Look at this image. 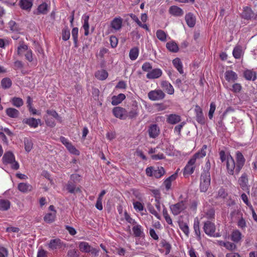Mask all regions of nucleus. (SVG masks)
Returning a JSON list of instances; mask_svg holds the SVG:
<instances>
[{
    "mask_svg": "<svg viewBox=\"0 0 257 257\" xmlns=\"http://www.w3.org/2000/svg\"><path fill=\"white\" fill-rule=\"evenodd\" d=\"M194 229L195 232L196 234L198 236H200V231L199 229V222L198 220H195L193 225Z\"/></svg>",
    "mask_w": 257,
    "mask_h": 257,
    "instance_id": "58",
    "label": "nucleus"
},
{
    "mask_svg": "<svg viewBox=\"0 0 257 257\" xmlns=\"http://www.w3.org/2000/svg\"><path fill=\"white\" fill-rule=\"evenodd\" d=\"M28 47L27 45L24 44L22 42L20 44V46L18 48L17 53L19 55H21L24 51L28 50Z\"/></svg>",
    "mask_w": 257,
    "mask_h": 257,
    "instance_id": "53",
    "label": "nucleus"
},
{
    "mask_svg": "<svg viewBox=\"0 0 257 257\" xmlns=\"http://www.w3.org/2000/svg\"><path fill=\"white\" fill-rule=\"evenodd\" d=\"M32 189V186L29 184L21 183L18 185V189L22 192H27L31 191Z\"/></svg>",
    "mask_w": 257,
    "mask_h": 257,
    "instance_id": "32",
    "label": "nucleus"
},
{
    "mask_svg": "<svg viewBox=\"0 0 257 257\" xmlns=\"http://www.w3.org/2000/svg\"><path fill=\"white\" fill-rule=\"evenodd\" d=\"M13 105L17 107H20L24 104V101L21 98L14 97L11 99Z\"/></svg>",
    "mask_w": 257,
    "mask_h": 257,
    "instance_id": "38",
    "label": "nucleus"
},
{
    "mask_svg": "<svg viewBox=\"0 0 257 257\" xmlns=\"http://www.w3.org/2000/svg\"><path fill=\"white\" fill-rule=\"evenodd\" d=\"M225 77L227 81L234 82L237 79V75L235 72L230 70L226 71Z\"/></svg>",
    "mask_w": 257,
    "mask_h": 257,
    "instance_id": "22",
    "label": "nucleus"
},
{
    "mask_svg": "<svg viewBox=\"0 0 257 257\" xmlns=\"http://www.w3.org/2000/svg\"><path fill=\"white\" fill-rule=\"evenodd\" d=\"M195 167L187 164L184 169L183 174L184 175H189L194 172Z\"/></svg>",
    "mask_w": 257,
    "mask_h": 257,
    "instance_id": "46",
    "label": "nucleus"
},
{
    "mask_svg": "<svg viewBox=\"0 0 257 257\" xmlns=\"http://www.w3.org/2000/svg\"><path fill=\"white\" fill-rule=\"evenodd\" d=\"M207 148V145H204L202 146V148L201 149V150L194 154V155L195 156V157H197L198 159V158H203V157L205 156L206 150Z\"/></svg>",
    "mask_w": 257,
    "mask_h": 257,
    "instance_id": "42",
    "label": "nucleus"
},
{
    "mask_svg": "<svg viewBox=\"0 0 257 257\" xmlns=\"http://www.w3.org/2000/svg\"><path fill=\"white\" fill-rule=\"evenodd\" d=\"M110 43L112 48H115L118 44V39L114 36H111L110 37Z\"/></svg>",
    "mask_w": 257,
    "mask_h": 257,
    "instance_id": "59",
    "label": "nucleus"
},
{
    "mask_svg": "<svg viewBox=\"0 0 257 257\" xmlns=\"http://www.w3.org/2000/svg\"><path fill=\"white\" fill-rule=\"evenodd\" d=\"M241 85L239 83H236L232 85V88L230 90L234 93H238L241 91Z\"/></svg>",
    "mask_w": 257,
    "mask_h": 257,
    "instance_id": "56",
    "label": "nucleus"
},
{
    "mask_svg": "<svg viewBox=\"0 0 257 257\" xmlns=\"http://www.w3.org/2000/svg\"><path fill=\"white\" fill-rule=\"evenodd\" d=\"M185 202L186 201L185 200L181 201L175 204L171 205L170 206V208L172 211V213L174 215H177L180 214L182 211L186 208Z\"/></svg>",
    "mask_w": 257,
    "mask_h": 257,
    "instance_id": "4",
    "label": "nucleus"
},
{
    "mask_svg": "<svg viewBox=\"0 0 257 257\" xmlns=\"http://www.w3.org/2000/svg\"><path fill=\"white\" fill-rule=\"evenodd\" d=\"M167 48L171 52L176 53L179 50L177 44L174 42H169L166 44Z\"/></svg>",
    "mask_w": 257,
    "mask_h": 257,
    "instance_id": "31",
    "label": "nucleus"
},
{
    "mask_svg": "<svg viewBox=\"0 0 257 257\" xmlns=\"http://www.w3.org/2000/svg\"><path fill=\"white\" fill-rule=\"evenodd\" d=\"M232 54L235 58H240L242 55V50L241 47L240 46H236L233 50Z\"/></svg>",
    "mask_w": 257,
    "mask_h": 257,
    "instance_id": "43",
    "label": "nucleus"
},
{
    "mask_svg": "<svg viewBox=\"0 0 257 257\" xmlns=\"http://www.w3.org/2000/svg\"><path fill=\"white\" fill-rule=\"evenodd\" d=\"M25 149L27 152L31 151L33 148V144L31 140L28 138L24 139Z\"/></svg>",
    "mask_w": 257,
    "mask_h": 257,
    "instance_id": "40",
    "label": "nucleus"
},
{
    "mask_svg": "<svg viewBox=\"0 0 257 257\" xmlns=\"http://www.w3.org/2000/svg\"><path fill=\"white\" fill-rule=\"evenodd\" d=\"M241 233L239 231H233L231 235V239L235 242H238L241 238Z\"/></svg>",
    "mask_w": 257,
    "mask_h": 257,
    "instance_id": "51",
    "label": "nucleus"
},
{
    "mask_svg": "<svg viewBox=\"0 0 257 257\" xmlns=\"http://www.w3.org/2000/svg\"><path fill=\"white\" fill-rule=\"evenodd\" d=\"M138 106L135 105L133 106L128 112H127V117H128L131 119L135 118L138 116Z\"/></svg>",
    "mask_w": 257,
    "mask_h": 257,
    "instance_id": "27",
    "label": "nucleus"
},
{
    "mask_svg": "<svg viewBox=\"0 0 257 257\" xmlns=\"http://www.w3.org/2000/svg\"><path fill=\"white\" fill-rule=\"evenodd\" d=\"M238 183L240 187L242 189H244L248 183L247 175L246 173H243L238 180Z\"/></svg>",
    "mask_w": 257,
    "mask_h": 257,
    "instance_id": "20",
    "label": "nucleus"
},
{
    "mask_svg": "<svg viewBox=\"0 0 257 257\" xmlns=\"http://www.w3.org/2000/svg\"><path fill=\"white\" fill-rule=\"evenodd\" d=\"M133 231L134 235L135 237H142L144 236V233L142 228V226L140 225H135L133 228Z\"/></svg>",
    "mask_w": 257,
    "mask_h": 257,
    "instance_id": "26",
    "label": "nucleus"
},
{
    "mask_svg": "<svg viewBox=\"0 0 257 257\" xmlns=\"http://www.w3.org/2000/svg\"><path fill=\"white\" fill-rule=\"evenodd\" d=\"M148 210L149 211V212L153 214L154 215H155L158 219H161V216L160 215L158 214V213L155 210V208H154V207L153 205H152V204H149L148 205Z\"/></svg>",
    "mask_w": 257,
    "mask_h": 257,
    "instance_id": "50",
    "label": "nucleus"
},
{
    "mask_svg": "<svg viewBox=\"0 0 257 257\" xmlns=\"http://www.w3.org/2000/svg\"><path fill=\"white\" fill-rule=\"evenodd\" d=\"M112 113L115 117L120 119L124 120L127 118V111L121 107H114L112 109Z\"/></svg>",
    "mask_w": 257,
    "mask_h": 257,
    "instance_id": "5",
    "label": "nucleus"
},
{
    "mask_svg": "<svg viewBox=\"0 0 257 257\" xmlns=\"http://www.w3.org/2000/svg\"><path fill=\"white\" fill-rule=\"evenodd\" d=\"M161 86L168 94L170 95L173 94L174 89L170 83L166 80L162 81L161 83Z\"/></svg>",
    "mask_w": 257,
    "mask_h": 257,
    "instance_id": "10",
    "label": "nucleus"
},
{
    "mask_svg": "<svg viewBox=\"0 0 257 257\" xmlns=\"http://www.w3.org/2000/svg\"><path fill=\"white\" fill-rule=\"evenodd\" d=\"M244 77L248 80H255L256 78V73L250 70L244 72Z\"/></svg>",
    "mask_w": 257,
    "mask_h": 257,
    "instance_id": "25",
    "label": "nucleus"
},
{
    "mask_svg": "<svg viewBox=\"0 0 257 257\" xmlns=\"http://www.w3.org/2000/svg\"><path fill=\"white\" fill-rule=\"evenodd\" d=\"M6 113L8 116L11 118H17L20 114L18 110L11 107L7 108L6 110Z\"/></svg>",
    "mask_w": 257,
    "mask_h": 257,
    "instance_id": "23",
    "label": "nucleus"
},
{
    "mask_svg": "<svg viewBox=\"0 0 257 257\" xmlns=\"http://www.w3.org/2000/svg\"><path fill=\"white\" fill-rule=\"evenodd\" d=\"M80 180V176L77 174H72L70 176V181L74 183L79 182Z\"/></svg>",
    "mask_w": 257,
    "mask_h": 257,
    "instance_id": "62",
    "label": "nucleus"
},
{
    "mask_svg": "<svg viewBox=\"0 0 257 257\" xmlns=\"http://www.w3.org/2000/svg\"><path fill=\"white\" fill-rule=\"evenodd\" d=\"M139 49L137 47H134L131 49L129 56L132 60H135L139 55Z\"/></svg>",
    "mask_w": 257,
    "mask_h": 257,
    "instance_id": "36",
    "label": "nucleus"
},
{
    "mask_svg": "<svg viewBox=\"0 0 257 257\" xmlns=\"http://www.w3.org/2000/svg\"><path fill=\"white\" fill-rule=\"evenodd\" d=\"M241 198L242 200V201L244 202V203L247 206H248L249 208H252V205L248 201V197H247V195L244 193H243L241 195Z\"/></svg>",
    "mask_w": 257,
    "mask_h": 257,
    "instance_id": "60",
    "label": "nucleus"
},
{
    "mask_svg": "<svg viewBox=\"0 0 257 257\" xmlns=\"http://www.w3.org/2000/svg\"><path fill=\"white\" fill-rule=\"evenodd\" d=\"M180 228L183 231V232L188 236L189 234V229L186 223L181 222L179 223Z\"/></svg>",
    "mask_w": 257,
    "mask_h": 257,
    "instance_id": "45",
    "label": "nucleus"
},
{
    "mask_svg": "<svg viewBox=\"0 0 257 257\" xmlns=\"http://www.w3.org/2000/svg\"><path fill=\"white\" fill-rule=\"evenodd\" d=\"M173 64L180 74L183 73L182 63L179 58H176L174 59L173 60Z\"/></svg>",
    "mask_w": 257,
    "mask_h": 257,
    "instance_id": "29",
    "label": "nucleus"
},
{
    "mask_svg": "<svg viewBox=\"0 0 257 257\" xmlns=\"http://www.w3.org/2000/svg\"><path fill=\"white\" fill-rule=\"evenodd\" d=\"M122 20L121 18H115L111 22V26L115 30H119L122 27Z\"/></svg>",
    "mask_w": 257,
    "mask_h": 257,
    "instance_id": "18",
    "label": "nucleus"
},
{
    "mask_svg": "<svg viewBox=\"0 0 257 257\" xmlns=\"http://www.w3.org/2000/svg\"><path fill=\"white\" fill-rule=\"evenodd\" d=\"M245 163V159L240 151H237L235 155V160L230 155L227 156L226 168L227 173L230 175H238Z\"/></svg>",
    "mask_w": 257,
    "mask_h": 257,
    "instance_id": "1",
    "label": "nucleus"
},
{
    "mask_svg": "<svg viewBox=\"0 0 257 257\" xmlns=\"http://www.w3.org/2000/svg\"><path fill=\"white\" fill-rule=\"evenodd\" d=\"M66 148L71 153L75 155H79V151L77 150L71 143H70L66 147Z\"/></svg>",
    "mask_w": 257,
    "mask_h": 257,
    "instance_id": "54",
    "label": "nucleus"
},
{
    "mask_svg": "<svg viewBox=\"0 0 257 257\" xmlns=\"http://www.w3.org/2000/svg\"><path fill=\"white\" fill-rule=\"evenodd\" d=\"M108 76V73L105 70L98 71L95 73V77L99 80H104Z\"/></svg>",
    "mask_w": 257,
    "mask_h": 257,
    "instance_id": "41",
    "label": "nucleus"
},
{
    "mask_svg": "<svg viewBox=\"0 0 257 257\" xmlns=\"http://www.w3.org/2000/svg\"><path fill=\"white\" fill-rule=\"evenodd\" d=\"M61 246V241L59 238L51 239L49 243V247L51 249H56Z\"/></svg>",
    "mask_w": 257,
    "mask_h": 257,
    "instance_id": "21",
    "label": "nucleus"
},
{
    "mask_svg": "<svg viewBox=\"0 0 257 257\" xmlns=\"http://www.w3.org/2000/svg\"><path fill=\"white\" fill-rule=\"evenodd\" d=\"M169 13L175 17H181L184 14L183 11L180 8L176 6H173L170 8Z\"/></svg>",
    "mask_w": 257,
    "mask_h": 257,
    "instance_id": "14",
    "label": "nucleus"
},
{
    "mask_svg": "<svg viewBox=\"0 0 257 257\" xmlns=\"http://www.w3.org/2000/svg\"><path fill=\"white\" fill-rule=\"evenodd\" d=\"M185 18L186 23L189 27L192 28L195 26L196 19L192 13H189L187 14Z\"/></svg>",
    "mask_w": 257,
    "mask_h": 257,
    "instance_id": "15",
    "label": "nucleus"
},
{
    "mask_svg": "<svg viewBox=\"0 0 257 257\" xmlns=\"http://www.w3.org/2000/svg\"><path fill=\"white\" fill-rule=\"evenodd\" d=\"M200 179V191L202 192H206L210 185V172L208 171H204L201 175Z\"/></svg>",
    "mask_w": 257,
    "mask_h": 257,
    "instance_id": "2",
    "label": "nucleus"
},
{
    "mask_svg": "<svg viewBox=\"0 0 257 257\" xmlns=\"http://www.w3.org/2000/svg\"><path fill=\"white\" fill-rule=\"evenodd\" d=\"M165 96V93L161 89L152 90L148 93L149 98L153 101L162 100Z\"/></svg>",
    "mask_w": 257,
    "mask_h": 257,
    "instance_id": "3",
    "label": "nucleus"
},
{
    "mask_svg": "<svg viewBox=\"0 0 257 257\" xmlns=\"http://www.w3.org/2000/svg\"><path fill=\"white\" fill-rule=\"evenodd\" d=\"M55 217L56 214L55 212L48 213L44 216V220L47 223H51L54 221Z\"/></svg>",
    "mask_w": 257,
    "mask_h": 257,
    "instance_id": "34",
    "label": "nucleus"
},
{
    "mask_svg": "<svg viewBox=\"0 0 257 257\" xmlns=\"http://www.w3.org/2000/svg\"><path fill=\"white\" fill-rule=\"evenodd\" d=\"M216 109V105L214 102H211L210 105V109L208 113V117L211 119L213 117V113Z\"/></svg>",
    "mask_w": 257,
    "mask_h": 257,
    "instance_id": "55",
    "label": "nucleus"
},
{
    "mask_svg": "<svg viewBox=\"0 0 257 257\" xmlns=\"http://www.w3.org/2000/svg\"><path fill=\"white\" fill-rule=\"evenodd\" d=\"M12 85V81L10 78L6 77L1 81V86L3 88L6 89L10 88Z\"/></svg>",
    "mask_w": 257,
    "mask_h": 257,
    "instance_id": "33",
    "label": "nucleus"
},
{
    "mask_svg": "<svg viewBox=\"0 0 257 257\" xmlns=\"http://www.w3.org/2000/svg\"><path fill=\"white\" fill-rule=\"evenodd\" d=\"M15 158L11 152H6L3 157V161L4 164H9L15 161Z\"/></svg>",
    "mask_w": 257,
    "mask_h": 257,
    "instance_id": "17",
    "label": "nucleus"
},
{
    "mask_svg": "<svg viewBox=\"0 0 257 257\" xmlns=\"http://www.w3.org/2000/svg\"><path fill=\"white\" fill-rule=\"evenodd\" d=\"M152 67L150 63L146 62L142 66V70L146 72H150V70L152 69Z\"/></svg>",
    "mask_w": 257,
    "mask_h": 257,
    "instance_id": "64",
    "label": "nucleus"
},
{
    "mask_svg": "<svg viewBox=\"0 0 257 257\" xmlns=\"http://www.w3.org/2000/svg\"><path fill=\"white\" fill-rule=\"evenodd\" d=\"M125 98V96L123 93H120L117 96H113L111 98V104L113 105H116L120 103Z\"/></svg>",
    "mask_w": 257,
    "mask_h": 257,
    "instance_id": "19",
    "label": "nucleus"
},
{
    "mask_svg": "<svg viewBox=\"0 0 257 257\" xmlns=\"http://www.w3.org/2000/svg\"><path fill=\"white\" fill-rule=\"evenodd\" d=\"M67 256V257H79L80 253L76 249H70L68 250Z\"/></svg>",
    "mask_w": 257,
    "mask_h": 257,
    "instance_id": "47",
    "label": "nucleus"
},
{
    "mask_svg": "<svg viewBox=\"0 0 257 257\" xmlns=\"http://www.w3.org/2000/svg\"><path fill=\"white\" fill-rule=\"evenodd\" d=\"M164 206V208L163 210V215L166 222L169 224H172V219L171 218L170 215L168 213V211L167 210V208L164 206Z\"/></svg>",
    "mask_w": 257,
    "mask_h": 257,
    "instance_id": "48",
    "label": "nucleus"
},
{
    "mask_svg": "<svg viewBox=\"0 0 257 257\" xmlns=\"http://www.w3.org/2000/svg\"><path fill=\"white\" fill-rule=\"evenodd\" d=\"M91 247L87 242H80L79 244V249L83 252L89 253Z\"/></svg>",
    "mask_w": 257,
    "mask_h": 257,
    "instance_id": "28",
    "label": "nucleus"
},
{
    "mask_svg": "<svg viewBox=\"0 0 257 257\" xmlns=\"http://www.w3.org/2000/svg\"><path fill=\"white\" fill-rule=\"evenodd\" d=\"M162 75V71L160 69L156 68L149 72L147 74V78L150 79L158 78Z\"/></svg>",
    "mask_w": 257,
    "mask_h": 257,
    "instance_id": "11",
    "label": "nucleus"
},
{
    "mask_svg": "<svg viewBox=\"0 0 257 257\" xmlns=\"http://www.w3.org/2000/svg\"><path fill=\"white\" fill-rule=\"evenodd\" d=\"M20 5L22 9L30 11L33 6V3L31 0H21Z\"/></svg>",
    "mask_w": 257,
    "mask_h": 257,
    "instance_id": "24",
    "label": "nucleus"
},
{
    "mask_svg": "<svg viewBox=\"0 0 257 257\" xmlns=\"http://www.w3.org/2000/svg\"><path fill=\"white\" fill-rule=\"evenodd\" d=\"M241 17L247 20L256 19L257 14L254 13L250 8L245 7L243 8V12L241 14Z\"/></svg>",
    "mask_w": 257,
    "mask_h": 257,
    "instance_id": "6",
    "label": "nucleus"
},
{
    "mask_svg": "<svg viewBox=\"0 0 257 257\" xmlns=\"http://www.w3.org/2000/svg\"><path fill=\"white\" fill-rule=\"evenodd\" d=\"M203 229L206 234L212 236L214 235L216 228L213 223L210 221H207L204 223Z\"/></svg>",
    "mask_w": 257,
    "mask_h": 257,
    "instance_id": "7",
    "label": "nucleus"
},
{
    "mask_svg": "<svg viewBox=\"0 0 257 257\" xmlns=\"http://www.w3.org/2000/svg\"><path fill=\"white\" fill-rule=\"evenodd\" d=\"M224 247L227 249L233 250L235 249L236 246L234 243L227 241L225 242Z\"/></svg>",
    "mask_w": 257,
    "mask_h": 257,
    "instance_id": "63",
    "label": "nucleus"
},
{
    "mask_svg": "<svg viewBox=\"0 0 257 257\" xmlns=\"http://www.w3.org/2000/svg\"><path fill=\"white\" fill-rule=\"evenodd\" d=\"M165 171L163 167H158L156 169H154L153 176L156 178H159L165 174Z\"/></svg>",
    "mask_w": 257,
    "mask_h": 257,
    "instance_id": "37",
    "label": "nucleus"
},
{
    "mask_svg": "<svg viewBox=\"0 0 257 257\" xmlns=\"http://www.w3.org/2000/svg\"><path fill=\"white\" fill-rule=\"evenodd\" d=\"M227 195V193L226 192L225 190L223 188H221L218 192L217 196L216 198H225Z\"/></svg>",
    "mask_w": 257,
    "mask_h": 257,
    "instance_id": "57",
    "label": "nucleus"
},
{
    "mask_svg": "<svg viewBox=\"0 0 257 257\" xmlns=\"http://www.w3.org/2000/svg\"><path fill=\"white\" fill-rule=\"evenodd\" d=\"M181 120V116L176 114H170L167 115V122L170 124H175Z\"/></svg>",
    "mask_w": 257,
    "mask_h": 257,
    "instance_id": "13",
    "label": "nucleus"
},
{
    "mask_svg": "<svg viewBox=\"0 0 257 257\" xmlns=\"http://www.w3.org/2000/svg\"><path fill=\"white\" fill-rule=\"evenodd\" d=\"M10 207V202L8 200L0 199V210L5 211Z\"/></svg>",
    "mask_w": 257,
    "mask_h": 257,
    "instance_id": "35",
    "label": "nucleus"
},
{
    "mask_svg": "<svg viewBox=\"0 0 257 257\" xmlns=\"http://www.w3.org/2000/svg\"><path fill=\"white\" fill-rule=\"evenodd\" d=\"M38 11L39 13L46 14L48 12V5L46 3H43L39 6Z\"/></svg>",
    "mask_w": 257,
    "mask_h": 257,
    "instance_id": "44",
    "label": "nucleus"
},
{
    "mask_svg": "<svg viewBox=\"0 0 257 257\" xmlns=\"http://www.w3.org/2000/svg\"><path fill=\"white\" fill-rule=\"evenodd\" d=\"M156 36L159 40L162 42H165L167 40V34L162 30H158L157 31Z\"/></svg>",
    "mask_w": 257,
    "mask_h": 257,
    "instance_id": "39",
    "label": "nucleus"
},
{
    "mask_svg": "<svg viewBox=\"0 0 257 257\" xmlns=\"http://www.w3.org/2000/svg\"><path fill=\"white\" fill-rule=\"evenodd\" d=\"M237 225L242 229L244 228L246 226V221L242 216L237 221Z\"/></svg>",
    "mask_w": 257,
    "mask_h": 257,
    "instance_id": "61",
    "label": "nucleus"
},
{
    "mask_svg": "<svg viewBox=\"0 0 257 257\" xmlns=\"http://www.w3.org/2000/svg\"><path fill=\"white\" fill-rule=\"evenodd\" d=\"M46 112L48 114L51 115L59 121L61 122V117L59 115L58 113L55 110L48 109Z\"/></svg>",
    "mask_w": 257,
    "mask_h": 257,
    "instance_id": "49",
    "label": "nucleus"
},
{
    "mask_svg": "<svg viewBox=\"0 0 257 257\" xmlns=\"http://www.w3.org/2000/svg\"><path fill=\"white\" fill-rule=\"evenodd\" d=\"M75 183L72 181H69L66 185L67 190L70 193L75 194L77 192H80L79 188H77Z\"/></svg>",
    "mask_w": 257,
    "mask_h": 257,
    "instance_id": "16",
    "label": "nucleus"
},
{
    "mask_svg": "<svg viewBox=\"0 0 257 257\" xmlns=\"http://www.w3.org/2000/svg\"><path fill=\"white\" fill-rule=\"evenodd\" d=\"M148 132L149 137L151 138L155 139L159 136L160 129L157 124H153L150 126Z\"/></svg>",
    "mask_w": 257,
    "mask_h": 257,
    "instance_id": "8",
    "label": "nucleus"
},
{
    "mask_svg": "<svg viewBox=\"0 0 257 257\" xmlns=\"http://www.w3.org/2000/svg\"><path fill=\"white\" fill-rule=\"evenodd\" d=\"M23 122L32 127L36 128L38 126L39 123H41V120L40 119H37L34 117H30L24 119Z\"/></svg>",
    "mask_w": 257,
    "mask_h": 257,
    "instance_id": "12",
    "label": "nucleus"
},
{
    "mask_svg": "<svg viewBox=\"0 0 257 257\" xmlns=\"http://www.w3.org/2000/svg\"><path fill=\"white\" fill-rule=\"evenodd\" d=\"M84 23L83 25V29H84V35L87 36L89 34V25L88 21L89 19V16L88 15H84L83 17Z\"/></svg>",
    "mask_w": 257,
    "mask_h": 257,
    "instance_id": "30",
    "label": "nucleus"
},
{
    "mask_svg": "<svg viewBox=\"0 0 257 257\" xmlns=\"http://www.w3.org/2000/svg\"><path fill=\"white\" fill-rule=\"evenodd\" d=\"M195 111L196 112V120L201 124L205 123V119L203 116L202 109L198 105L195 106Z\"/></svg>",
    "mask_w": 257,
    "mask_h": 257,
    "instance_id": "9",
    "label": "nucleus"
},
{
    "mask_svg": "<svg viewBox=\"0 0 257 257\" xmlns=\"http://www.w3.org/2000/svg\"><path fill=\"white\" fill-rule=\"evenodd\" d=\"M70 36V31L67 28H64L62 30V38L64 41H67L69 39Z\"/></svg>",
    "mask_w": 257,
    "mask_h": 257,
    "instance_id": "52",
    "label": "nucleus"
}]
</instances>
